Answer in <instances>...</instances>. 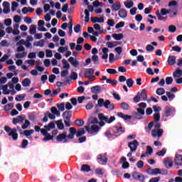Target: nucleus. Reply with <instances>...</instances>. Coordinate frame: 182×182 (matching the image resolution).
Masks as SVG:
<instances>
[{
  "label": "nucleus",
  "instance_id": "obj_50",
  "mask_svg": "<svg viewBox=\"0 0 182 182\" xmlns=\"http://www.w3.org/2000/svg\"><path fill=\"white\" fill-rule=\"evenodd\" d=\"M153 126H154V123L153 122H151L148 124V127L146 128V132L147 133H150V132H151V129H153Z\"/></svg>",
  "mask_w": 182,
  "mask_h": 182
},
{
  "label": "nucleus",
  "instance_id": "obj_5",
  "mask_svg": "<svg viewBox=\"0 0 182 182\" xmlns=\"http://www.w3.org/2000/svg\"><path fill=\"white\" fill-rule=\"evenodd\" d=\"M64 123L67 127H70V117H72V112L70 111H65L63 114Z\"/></svg>",
  "mask_w": 182,
  "mask_h": 182
},
{
  "label": "nucleus",
  "instance_id": "obj_40",
  "mask_svg": "<svg viewBox=\"0 0 182 182\" xmlns=\"http://www.w3.org/2000/svg\"><path fill=\"white\" fill-rule=\"evenodd\" d=\"M85 22L87 23L89 21H90V13L89 12V10L85 9Z\"/></svg>",
  "mask_w": 182,
  "mask_h": 182
},
{
  "label": "nucleus",
  "instance_id": "obj_63",
  "mask_svg": "<svg viewBox=\"0 0 182 182\" xmlns=\"http://www.w3.org/2000/svg\"><path fill=\"white\" fill-rule=\"evenodd\" d=\"M46 58H52V56H53V54L52 53V50H46Z\"/></svg>",
  "mask_w": 182,
  "mask_h": 182
},
{
  "label": "nucleus",
  "instance_id": "obj_10",
  "mask_svg": "<svg viewBox=\"0 0 182 182\" xmlns=\"http://www.w3.org/2000/svg\"><path fill=\"white\" fill-rule=\"evenodd\" d=\"M174 116V111L170 107H166L164 110V117H170Z\"/></svg>",
  "mask_w": 182,
  "mask_h": 182
},
{
  "label": "nucleus",
  "instance_id": "obj_21",
  "mask_svg": "<svg viewBox=\"0 0 182 182\" xmlns=\"http://www.w3.org/2000/svg\"><path fill=\"white\" fill-rule=\"evenodd\" d=\"M95 73V70L93 68H87L85 70V77H90Z\"/></svg>",
  "mask_w": 182,
  "mask_h": 182
},
{
  "label": "nucleus",
  "instance_id": "obj_37",
  "mask_svg": "<svg viewBox=\"0 0 182 182\" xmlns=\"http://www.w3.org/2000/svg\"><path fill=\"white\" fill-rule=\"evenodd\" d=\"M30 35H35L36 33V26L32 24L29 28Z\"/></svg>",
  "mask_w": 182,
  "mask_h": 182
},
{
  "label": "nucleus",
  "instance_id": "obj_29",
  "mask_svg": "<svg viewBox=\"0 0 182 182\" xmlns=\"http://www.w3.org/2000/svg\"><path fill=\"white\" fill-rule=\"evenodd\" d=\"M25 97H26V95L25 94L17 95L15 97V100H16V102H22Z\"/></svg>",
  "mask_w": 182,
  "mask_h": 182
},
{
  "label": "nucleus",
  "instance_id": "obj_54",
  "mask_svg": "<svg viewBox=\"0 0 182 182\" xmlns=\"http://www.w3.org/2000/svg\"><path fill=\"white\" fill-rule=\"evenodd\" d=\"M141 100V98L140 97V92H138L137 95L134 97V103H139Z\"/></svg>",
  "mask_w": 182,
  "mask_h": 182
},
{
  "label": "nucleus",
  "instance_id": "obj_32",
  "mask_svg": "<svg viewBox=\"0 0 182 182\" xmlns=\"http://www.w3.org/2000/svg\"><path fill=\"white\" fill-rule=\"evenodd\" d=\"M30 126L31 122H29L28 119H24V124L21 126V129H23V130H26V129H28V127Z\"/></svg>",
  "mask_w": 182,
  "mask_h": 182
},
{
  "label": "nucleus",
  "instance_id": "obj_14",
  "mask_svg": "<svg viewBox=\"0 0 182 182\" xmlns=\"http://www.w3.org/2000/svg\"><path fill=\"white\" fill-rule=\"evenodd\" d=\"M91 22L92 23H103L105 22V18L103 17H91Z\"/></svg>",
  "mask_w": 182,
  "mask_h": 182
},
{
  "label": "nucleus",
  "instance_id": "obj_11",
  "mask_svg": "<svg viewBox=\"0 0 182 182\" xmlns=\"http://www.w3.org/2000/svg\"><path fill=\"white\" fill-rule=\"evenodd\" d=\"M132 177L134 180H138L139 181L144 182V176L143 174L135 172L132 174Z\"/></svg>",
  "mask_w": 182,
  "mask_h": 182
},
{
  "label": "nucleus",
  "instance_id": "obj_56",
  "mask_svg": "<svg viewBox=\"0 0 182 182\" xmlns=\"http://www.w3.org/2000/svg\"><path fill=\"white\" fill-rule=\"evenodd\" d=\"M4 25H6V26H11L12 25V19H11V18L5 19Z\"/></svg>",
  "mask_w": 182,
  "mask_h": 182
},
{
  "label": "nucleus",
  "instance_id": "obj_26",
  "mask_svg": "<svg viewBox=\"0 0 182 182\" xmlns=\"http://www.w3.org/2000/svg\"><path fill=\"white\" fill-rule=\"evenodd\" d=\"M28 55V53L26 51H23V53H18L15 55V57L16 59H22L23 58H26V55Z\"/></svg>",
  "mask_w": 182,
  "mask_h": 182
},
{
  "label": "nucleus",
  "instance_id": "obj_64",
  "mask_svg": "<svg viewBox=\"0 0 182 182\" xmlns=\"http://www.w3.org/2000/svg\"><path fill=\"white\" fill-rule=\"evenodd\" d=\"M58 50L60 53H64L68 51V47H60Z\"/></svg>",
  "mask_w": 182,
  "mask_h": 182
},
{
  "label": "nucleus",
  "instance_id": "obj_15",
  "mask_svg": "<svg viewBox=\"0 0 182 182\" xmlns=\"http://www.w3.org/2000/svg\"><path fill=\"white\" fill-rule=\"evenodd\" d=\"M118 15L122 19L127 18V11L124 9H120L118 11Z\"/></svg>",
  "mask_w": 182,
  "mask_h": 182
},
{
  "label": "nucleus",
  "instance_id": "obj_55",
  "mask_svg": "<svg viewBox=\"0 0 182 182\" xmlns=\"http://www.w3.org/2000/svg\"><path fill=\"white\" fill-rule=\"evenodd\" d=\"M166 96L168 97L170 101L173 100V99L176 97V95L170 92H166Z\"/></svg>",
  "mask_w": 182,
  "mask_h": 182
},
{
  "label": "nucleus",
  "instance_id": "obj_34",
  "mask_svg": "<svg viewBox=\"0 0 182 182\" xmlns=\"http://www.w3.org/2000/svg\"><path fill=\"white\" fill-rule=\"evenodd\" d=\"M117 45H120V43H119L117 41L107 43V46L109 48V49H113V48H114V46H117Z\"/></svg>",
  "mask_w": 182,
  "mask_h": 182
},
{
  "label": "nucleus",
  "instance_id": "obj_44",
  "mask_svg": "<svg viewBox=\"0 0 182 182\" xmlns=\"http://www.w3.org/2000/svg\"><path fill=\"white\" fill-rule=\"evenodd\" d=\"M60 88H57L56 90H54L53 91V92H51V94H50V97H56V96H58V93H60Z\"/></svg>",
  "mask_w": 182,
  "mask_h": 182
},
{
  "label": "nucleus",
  "instance_id": "obj_18",
  "mask_svg": "<svg viewBox=\"0 0 182 182\" xmlns=\"http://www.w3.org/2000/svg\"><path fill=\"white\" fill-rule=\"evenodd\" d=\"M68 61L70 62V63L74 67V68H77V66H79L80 63L79 61H77L76 59H75V58L73 57H70L68 59Z\"/></svg>",
  "mask_w": 182,
  "mask_h": 182
},
{
  "label": "nucleus",
  "instance_id": "obj_47",
  "mask_svg": "<svg viewBox=\"0 0 182 182\" xmlns=\"http://www.w3.org/2000/svg\"><path fill=\"white\" fill-rule=\"evenodd\" d=\"M81 171H86L87 173L90 171V166L87 164H84L81 167Z\"/></svg>",
  "mask_w": 182,
  "mask_h": 182
},
{
  "label": "nucleus",
  "instance_id": "obj_59",
  "mask_svg": "<svg viewBox=\"0 0 182 182\" xmlns=\"http://www.w3.org/2000/svg\"><path fill=\"white\" fill-rule=\"evenodd\" d=\"M167 150H166V149H163L161 151H159L156 153V155L157 156H164V154H166Z\"/></svg>",
  "mask_w": 182,
  "mask_h": 182
},
{
  "label": "nucleus",
  "instance_id": "obj_27",
  "mask_svg": "<svg viewBox=\"0 0 182 182\" xmlns=\"http://www.w3.org/2000/svg\"><path fill=\"white\" fill-rule=\"evenodd\" d=\"M123 33H114L112 34V38H114V39H115V41H122V39H123Z\"/></svg>",
  "mask_w": 182,
  "mask_h": 182
},
{
  "label": "nucleus",
  "instance_id": "obj_23",
  "mask_svg": "<svg viewBox=\"0 0 182 182\" xmlns=\"http://www.w3.org/2000/svg\"><path fill=\"white\" fill-rule=\"evenodd\" d=\"M102 90V87L100 85H95L91 87V92L92 93H100V91Z\"/></svg>",
  "mask_w": 182,
  "mask_h": 182
},
{
  "label": "nucleus",
  "instance_id": "obj_52",
  "mask_svg": "<svg viewBox=\"0 0 182 182\" xmlns=\"http://www.w3.org/2000/svg\"><path fill=\"white\" fill-rule=\"evenodd\" d=\"M19 4H18V3H16V1H13L11 3V11L12 12H15V11H16V8H18Z\"/></svg>",
  "mask_w": 182,
  "mask_h": 182
},
{
  "label": "nucleus",
  "instance_id": "obj_31",
  "mask_svg": "<svg viewBox=\"0 0 182 182\" xmlns=\"http://www.w3.org/2000/svg\"><path fill=\"white\" fill-rule=\"evenodd\" d=\"M140 97L144 100V102H146L147 100V94L146 93V90H142L141 93H139Z\"/></svg>",
  "mask_w": 182,
  "mask_h": 182
},
{
  "label": "nucleus",
  "instance_id": "obj_62",
  "mask_svg": "<svg viewBox=\"0 0 182 182\" xmlns=\"http://www.w3.org/2000/svg\"><path fill=\"white\" fill-rule=\"evenodd\" d=\"M9 59V55L5 54L3 57L0 59V62H6V60Z\"/></svg>",
  "mask_w": 182,
  "mask_h": 182
},
{
  "label": "nucleus",
  "instance_id": "obj_51",
  "mask_svg": "<svg viewBox=\"0 0 182 182\" xmlns=\"http://www.w3.org/2000/svg\"><path fill=\"white\" fill-rule=\"evenodd\" d=\"M164 93H166L164 88H158L156 90V95H159V96H161V95H164Z\"/></svg>",
  "mask_w": 182,
  "mask_h": 182
},
{
  "label": "nucleus",
  "instance_id": "obj_49",
  "mask_svg": "<svg viewBox=\"0 0 182 182\" xmlns=\"http://www.w3.org/2000/svg\"><path fill=\"white\" fill-rule=\"evenodd\" d=\"M166 167L171 168L173 167V161H171L170 159H166L164 161Z\"/></svg>",
  "mask_w": 182,
  "mask_h": 182
},
{
  "label": "nucleus",
  "instance_id": "obj_60",
  "mask_svg": "<svg viewBox=\"0 0 182 182\" xmlns=\"http://www.w3.org/2000/svg\"><path fill=\"white\" fill-rule=\"evenodd\" d=\"M176 31H177V28L176 27V26H173V25L169 26L168 27L169 32L174 33Z\"/></svg>",
  "mask_w": 182,
  "mask_h": 182
},
{
  "label": "nucleus",
  "instance_id": "obj_43",
  "mask_svg": "<svg viewBox=\"0 0 182 182\" xmlns=\"http://www.w3.org/2000/svg\"><path fill=\"white\" fill-rule=\"evenodd\" d=\"M63 69H66L67 70L68 69H70V65H69V63H68V61H66V60H63Z\"/></svg>",
  "mask_w": 182,
  "mask_h": 182
},
{
  "label": "nucleus",
  "instance_id": "obj_8",
  "mask_svg": "<svg viewBox=\"0 0 182 182\" xmlns=\"http://www.w3.org/2000/svg\"><path fill=\"white\" fill-rule=\"evenodd\" d=\"M26 118V117L23 114L19 115L17 117L13 119V124H18V123L19 124H22Z\"/></svg>",
  "mask_w": 182,
  "mask_h": 182
},
{
  "label": "nucleus",
  "instance_id": "obj_28",
  "mask_svg": "<svg viewBox=\"0 0 182 182\" xmlns=\"http://www.w3.org/2000/svg\"><path fill=\"white\" fill-rule=\"evenodd\" d=\"M33 129L25 130L23 132L24 136H26L27 139H32V136H29L33 134Z\"/></svg>",
  "mask_w": 182,
  "mask_h": 182
},
{
  "label": "nucleus",
  "instance_id": "obj_41",
  "mask_svg": "<svg viewBox=\"0 0 182 182\" xmlns=\"http://www.w3.org/2000/svg\"><path fill=\"white\" fill-rule=\"evenodd\" d=\"M14 109V103H9L4 107L5 112H9V110H12Z\"/></svg>",
  "mask_w": 182,
  "mask_h": 182
},
{
  "label": "nucleus",
  "instance_id": "obj_19",
  "mask_svg": "<svg viewBox=\"0 0 182 182\" xmlns=\"http://www.w3.org/2000/svg\"><path fill=\"white\" fill-rule=\"evenodd\" d=\"M175 163L176 166H182V155H180L178 154H176Z\"/></svg>",
  "mask_w": 182,
  "mask_h": 182
},
{
  "label": "nucleus",
  "instance_id": "obj_48",
  "mask_svg": "<svg viewBox=\"0 0 182 182\" xmlns=\"http://www.w3.org/2000/svg\"><path fill=\"white\" fill-rule=\"evenodd\" d=\"M75 123L76 126H78L79 127H82L85 124V121L83 119H77L75 121Z\"/></svg>",
  "mask_w": 182,
  "mask_h": 182
},
{
  "label": "nucleus",
  "instance_id": "obj_45",
  "mask_svg": "<svg viewBox=\"0 0 182 182\" xmlns=\"http://www.w3.org/2000/svg\"><path fill=\"white\" fill-rule=\"evenodd\" d=\"M134 85V81L132 78H128L127 80V86L128 87H133V85Z\"/></svg>",
  "mask_w": 182,
  "mask_h": 182
},
{
  "label": "nucleus",
  "instance_id": "obj_3",
  "mask_svg": "<svg viewBox=\"0 0 182 182\" xmlns=\"http://www.w3.org/2000/svg\"><path fill=\"white\" fill-rule=\"evenodd\" d=\"M97 105L99 107H105V109H108L109 110H114V105L110 102V100H105L103 98H100L98 100Z\"/></svg>",
  "mask_w": 182,
  "mask_h": 182
},
{
  "label": "nucleus",
  "instance_id": "obj_20",
  "mask_svg": "<svg viewBox=\"0 0 182 182\" xmlns=\"http://www.w3.org/2000/svg\"><path fill=\"white\" fill-rule=\"evenodd\" d=\"M111 8L112 11H120V9L122 8V4H120V1H116L112 4Z\"/></svg>",
  "mask_w": 182,
  "mask_h": 182
},
{
  "label": "nucleus",
  "instance_id": "obj_38",
  "mask_svg": "<svg viewBox=\"0 0 182 182\" xmlns=\"http://www.w3.org/2000/svg\"><path fill=\"white\" fill-rule=\"evenodd\" d=\"M50 112L51 113H53V114H55V116H58V117L60 116V112H59L58 109L55 107H51Z\"/></svg>",
  "mask_w": 182,
  "mask_h": 182
},
{
  "label": "nucleus",
  "instance_id": "obj_17",
  "mask_svg": "<svg viewBox=\"0 0 182 182\" xmlns=\"http://www.w3.org/2000/svg\"><path fill=\"white\" fill-rule=\"evenodd\" d=\"M146 172L148 173V174H150L151 176H156V174H160V168H149Z\"/></svg>",
  "mask_w": 182,
  "mask_h": 182
},
{
  "label": "nucleus",
  "instance_id": "obj_2",
  "mask_svg": "<svg viewBox=\"0 0 182 182\" xmlns=\"http://www.w3.org/2000/svg\"><path fill=\"white\" fill-rule=\"evenodd\" d=\"M0 89L3 90V95H16V91H15V85L11 82H9L7 85H2Z\"/></svg>",
  "mask_w": 182,
  "mask_h": 182
},
{
  "label": "nucleus",
  "instance_id": "obj_4",
  "mask_svg": "<svg viewBox=\"0 0 182 182\" xmlns=\"http://www.w3.org/2000/svg\"><path fill=\"white\" fill-rule=\"evenodd\" d=\"M5 132H7L8 136L9 137H11L12 140L14 141H16L18 140V132H16V128H11L9 126H5L4 127Z\"/></svg>",
  "mask_w": 182,
  "mask_h": 182
},
{
  "label": "nucleus",
  "instance_id": "obj_9",
  "mask_svg": "<svg viewBox=\"0 0 182 182\" xmlns=\"http://www.w3.org/2000/svg\"><path fill=\"white\" fill-rule=\"evenodd\" d=\"M97 160L100 164L105 165L107 163V157H106V154H100L97 157Z\"/></svg>",
  "mask_w": 182,
  "mask_h": 182
},
{
  "label": "nucleus",
  "instance_id": "obj_24",
  "mask_svg": "<svg viewBox=\"0 0 182 182\" xmlns=\"http://www.w3.org/2000/svg\"><path fill=\"white\" fill-rule=\"evenodd\" d=\"M103 55L102 56V59H107L109 58V48L105 47L102 48Z\"/></svg>",
  "mask_w": 182,
  "mask_h": 182
},
{
  "label": "nucleus",
  "instance_id": "obj_36",
  "mask_svg": "<svg viewBox=\"0 0 182 182\" xmlns=\"http://www.w3.org/2000/svg\"><path fill=\"white\" fill-rule=\"evenodd\" d=\"M44 128L48 132H50L52 129H55V124L54 122H50L48 125L44 126Z\"/></svg>",
  "mask_w": 182,
  "mask_h": 182
},
{
  "label": "nucleus",
  "instance_id": "obj_12",
  "mask_svg": "<svg viewBox=\"0 0 182 182\" xmlns=\"http://www.w3.org/2000/svg\"><path fill=\"white\" fill-rule=\"evenodd\" d=\"M3 12L4 14H9L11 12V4L8 1L3 2Z\"/></svg>",
  "mask_w": 182,
  "mask_h": 182
},
{
  "label": "nucleus",
  "instance_id": "obj_7",
  "mask_svg": "<svg viewBox=\"0 0 182 182\" xmlns=\"http://www.w3.org/2000/svg\"><path fill=\"white\" fill-rule=\"evenodd\" d=\"M128 147H129L132 153L136 152L137 147H139V141L137 140H134L128 144Z\"/></svg>",
  "mask_w": 182,
  "mask_h": 182
},
{
  "label": "nucleus",
  "instance_id": "obj_42",
  "mask_svg": "<svg viewBox=\"0 0 182 182\" xmlns=\"http://www.w3.org/2000/svg\"><path fill=\"white\" fill-rule=\"evenodd\" d=\"M34 46H40V48H43L45 46V40H41L38 42L33 43Z\"/></svg>",
  "mask_w": 182,
  "mask_h": 182
},
{
  "label": "nucleus",
  "instance_id": "obj_46",
  "mask_svg": "<svg viewBox=\"0 0 182 182\" xmlns=\"http://www.w3.org/2000/svg\"><path fill=\"white\" fill-rule=\"evenodd\" d=\"M44 136L45 137L43 139V141H49V140H53V136H51L50 134H47Z\"/></svg>",
  "mask_w": 182,
  "mask_h": 182
},
{
  "label": "nucleus",
  "instance_id": "obj_1",
  "mask_svg": "<svg viewBox=\"0 0 182 182\" xmlns=\"http://www.w3.org/2000/svg\"><path fill=\"white\" fill-rule=\"evenodd\" d=\"M75 134H76V128L70 127L69 128V134H66V132L60 134L57 136V141H62L63 143H68V139L73 140L75 139Z\"/></svg>",
  "mask_w": 182,
  "mask_h": 182
},
{
  "label": "nucleus",
  "instance_id": "obj_57",
  "mask_svg": "<svg viewBox=\"0 0 182 182\" xmlns=\"http://www.w3.org/2000/svg\"><path fill=\"white\" fill-rule=\"evenodd\" d=\"M171 10H167L166 9H161V15L164 16V15H167V14H171Z\"/></svg>",
  "mask_w": 182,
  "mask_h": 182
},
{
  "label": "nucleus",
  "instance_id": "obj_61",
  "mask_svg": "<svg viewBox=\"0 0 182 182\" xmlns=\"http://www.w3.org/2000/svg\"><path fill=\"white\" fill-rule=\"evenodd\" d=\"M70 79L72 80H76V79H77V73L75 72H72L70 75Z\"/></svg>",
  "mask_w": 182,
  "mask_h": 182
},
{
  "label": "nucleus",
  "instance_id": "obj_30",
  "mask_svg": "<svg viewBox=\"0 0 182 182\" xmlns=\"http://www.w3.org/2000/svg\"><path fill=\"white\" fill-rule=\"evenodd\" d=\"M57 127L60 130H63L65 125L63 124V121L62 119L58 120L56 122Z\"/></svg>",
  "mask_w": 182,
  "mask_h": 182
},
{
  "label": "nucleus",
  "instance_id": "obj_39",
  "mask_svg": "<svg viewBox=\"0 0 182 182\" xmlns=\"http://www.w3.org/2000/svg\"><path fill=\"white\" fill-rule=\"evenodd\" d=\"M124 5L125 8L130 9V8H133L134 3H133V1H124Z\"/></svg>",
  "mask_w": 182,
  "mask_h": 182
},
{
  "label": "nucleus",
  "instance_id": "obj_25",
  "mask_svg": "<svg viewBox=\"0 0 182 182\" xmlns=\"http://www.w3.org/2000/svg\"><path fill=\"white\" fill-rule=\"evenodd\" d=\"M21 85L23 86V87H28L31 86V80L29 78H25L21 82Z\"/></svg>",
  "mask_w": 182,
  "mask_h": 182
},
{
  "label": "nucleus",
  "instance_id": "obj_58",
  "mask_svg": "<svg viewBox=\"0 0 182 182\" xmlns=\"http://www.w3.org/2000/svg\"><path fill=\"white\" fill-rule=\"evenodd\" d=\"M121 107H122V109H123L124 110H129L130 106H129L128 104L126 103V102H122V103L121 104Z\"/></svg>",
  "mask_w": 182,
  "mask_h": 182
},
{
  "label": "nucleus",
  "instance_id": "obj_13",
  "mask_svg": "<svg viewBox=\"0 0 182 182\" xmlns=\"http://www.w3.org/2000/svg\"><path fill=\"white\" fill-rule=\"evenodd\" d=\"M164 131L163 129H154L151 132V134L153 137H161L163 136V133Z\"/></svg>",
  "mask_w": 182,
  "mask_h": 182
},
{
  "label": "nucleus",
  "instance_id": "obj_33",
  "mask_svg": "<svg viewBox=\"0 0 182 182\" xmlns=\"http://www.w3.org/2000/svg\"><path fill=\"white\" fill-rule=\"evenodd\" d=\"M85 133V128H80L78 131H76L75 134H76V137H80V136H83Z\"/></svg>",
  "mask_w": 182,
  "mask_h": 182
},
{
  "label": "nucleus",
  "instance_id": "obj_6",
  "mask_svg": "<svg viewBox=\"0 0 182 182\" xmlns=\"http://www.w3.org/2000/svg\"><path fill=\"white\" fill-rule=\"evenodd\" d=\"M85 129L90 134H93V133H97V132L100 130V127H99V126L96 124L92 125L91 128L89 125H87L85 127Z\"/></svg>",
  "mask_w": 182,
  "mask_h": 182
},
{
  "label": "nucleus",
  "instance_id": "obj_53",
  "mask_svg": "<svg viewBox=\"0 0 182 182\" xmlns=\"http://www.w3.org/2000/svg\"><path fill=\"white\" fill-rule=\"evenodd\" d=\"M98 119L101 120V122H107V117L105 116L103 114H98Z\"/></svg>",
  "mask_w": 182,
  "mask_h": 182
},
{
  "label": "nucleus",
  "instance_id": "obj_22",
  "mask_svg": "<svg viewBox=\"0 0 182 182\" xmlns=\"http://www.w3.org/2000/svg\"><path fill=\"white\" fill-rule=\"evenodd\" d=\"M176 56L174 55H170L168 58V63L171 66H174L176 65Z\"/></svg>",
  "mask_w": 182,
  "mask_h": 182
},
{
  "label": "nucleus",
  "instance_id": "obj_16",
  "mask_svg": "<svg viewBox=\"0 0 182 182\" xmlns=\"http://www.w3.org/2000/svg\"><path fill=\"white\" fill-rule=\"evenodd\" d=\"M113 132L114 134L119 133L120 134H123L125 130L124 128H123L122 126H115L113 127Z\"/></svg>",
  "mask_w": 182,
  "mask_h": 182
},
{
  "label": "nucleus",
  "instance_id": "obj_35",
  "mask_svg": "<svg viewBox=\"0 0 182 182\" xmlns=\"http://www.w3.org/2000/svg\"><path fill=\"white\" fill-rule=\"evenodd\" d=\"M173 77H180L182 75V70H180L179 68H178L175 72H173Z\"/></svg>",
  "mask_w": 182,
  "mask_h": 182
}]
</instances>
